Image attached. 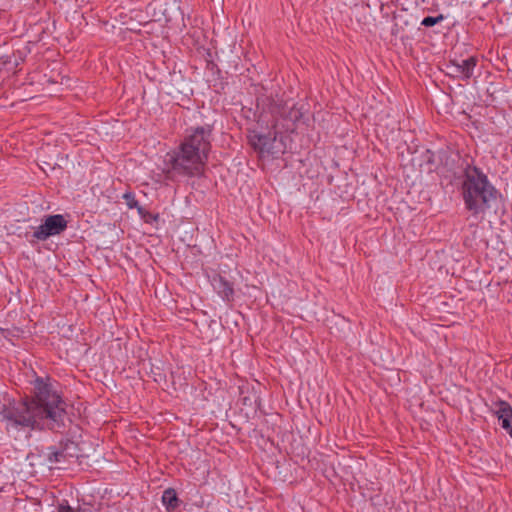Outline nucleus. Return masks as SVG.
<instances>
[{"label":"nucleus","instance_id":"obj_1","mask_svg":"<svg viewBox=\"0 0 512 512\" xmlns=\"http://www.w3.org/2000/svg\"><path fill=\"white\" fill-rule=\"evenodd\" d=\"M65 413V403L53 385L42 378L35 380L34 397L9 402L0 409L7 432L14 434L21 429L42 428L45 425L59 426Z\"/></svg>","mask_w":512,"mask_h":512},{"label":"nucleus","instance_id":"obj_2","mask_svg":"<svg viewBox=\"0 0 512 512\" xmlns=\"http://www.w3.org/2000/svg\"><path fill=\"white\" fill-rule=\"evenodd\" d=\"M211 132L209 126L187 130L179 149L165 157L167 172L190 177L203 174L211 149Z\"/></svg>","mask_w":512,"mask_h":512},{"label":"nucleus","instance_id":"obj_3","mask_svg":"<svg viewBox=\"0 0 512 512\" xmlns=\"http://www.w3.org/2000/svg\"><path fill=\"white\" fill-rule=\"evenodd\" d=\"M462 197L465 208L478 218L496 202L498 191L480 169L468 166L464 171Z\"/></svg>","mask_w":512,"mask_h":512},{"label":"nucleus","instance_id":"obj_4","mask_svg":"<svg viewBox=\"0 0 512 512\" xmlns=\"http://www.w3.org/2000/svg\"><path fill=\"white\" fill-rule=\"evenodd\" d=\"M67 227V221L63 215L56 214L46 217L44 222L34 231L33 237L45 241L51 236L59 235Z\"/></svg>","mask_w":512,"mask_h":512},{"label":"nucleus","instance_id":"obj_5","mask_svg":"<svg viewBox=\"0 0 512 512\" xmlns=\"http://www.w3.org/2000/svg\"><path fill=\"white\" fill-rule=\"evenodd\" d=\"M277 134L278 132L275 131L273 135H271V133L267 135H254L251 136L250 142L252 146L261 153L277 154L282 152L281 149L275 147Z\"/></svg>","mask_w":512,"mask_h":512},{"label":"nucleus","instance_id":"obj_6","mask_svg":"<svg viewBox=\"0 0 512 512\" xmlns=\"http://www.w3.org/2000/svg\"><path fill=\"white\" fill-rule=\"evenodd\" d=\"M492 411L502 422V428L509 431L510 436L512 437V407L511 405L503 400H498L493 403Z\"/></svg>","mask_w":512,"mask_h":512},{"label":"nucleus","instance_id":"obj_7","mask_svg":"<svg viewBox=\"0 0 512 512\" xmlns=\"http://www.w3.org/2000/svg\"><path fill=\"white\" fill-rule=\"evenodd\" d=\"M213 288L225 300H230L234 290L231 283L222 276H215L212 280Z\"/></svg>","mask_w":512,"mask_h":512},{"label":"nucleus","instance_id":"obj_8","mask_svg":"<svg viewBox=\"0 0 512 512\" xmlns=\"http://www.w3.org/2000/svg\"><path fill=\"white\" fill-rule=\"evenodd\" d=\"M477 60L474 57H469L462 60L461 63H453L451 68L454 73L462 75L464 78L469 79L473 75L474 68Z\"/></svg>","mask_w":512,"mask_h":512},{"label":"nucleus","instance_id":"obj_9","mask_svg":"<svg viewBox=\"0 0 512 512\" xmlns=\"http://www.w3.org/2000/svg\"><path fill=\"white\" fill-rule=\"evenodd\" d=\"M162 503L168 510H173L178 505V498L176 491L168 488L163 492Z\"/></svg>","mask_w":512,"mask_h":512},{"label":"nucleus","instance_id":"obj_10","mask_svg":"<svg viewBox=\"0 0 512 512\" xmlns=\"http://www.w3.org/2000/svg\"><path fill=\"white\" fill-rule=\"evenodd\" d=\"M123 199L125 200L126 205L130 209L136 208L138 210V207H140L138 201L135 199V195L131 192L124 193Z\"/></svg>","mask_w":512,"mask_h":512},{"label":"nucleus","instance_id":"obj_11","mask_svg":"<svg viewBox=\"0 0 512 512\" xmlns=\"http://www.w3.org/2000/svg\"><path fill=\"white\" fill-rule=\"evenodd\" d=\"M138 214L140 215V217L145 221V222H152V221H156L158 219V215H154L150 212H148L147 210H145L143 207H138Z\"/></svg>","mask_w":512,"mask_h":512},{"label":"nucleus","instance_id":"obj_12","mask_svg":"<svg viewBox=\"0 0 512 512\" xmlns=\"http://www.w3.org/2000/svg\"><path fill=\"white\" fill-rule=\"evenodd\" d=\"M443 19L444 17L442 15L437 17L427 16L422 20L421 24L425 27H432L441 22Z\"/></svg>","mask_w":512,"mask_h":512},{"label":"nucleus","instance_id":"obj_13","mask_svg":"<svg viewBox=\"0 0 512 512\" xmlns=\"http://www.w3.org/2000/svg\"><path fill=\"white\" fill-rule=\"evenodd\" d=\"M58 512H75V511L68 505L60 504L58 507ZM76 512H80V511H76Z\"/></svg>","mask_w":512,"mask_h":512},{"label":"nucleus","instance_id":"obj_14","mask_svg":"<svg viewBox=\"0 0 512 512\" xmlns=\"http://www.w3.org/2000/svg\"><path fill=\"white\" fill-rule=\"evenodd\" d=\"M63 454L61 452H55L49 456V460L58 462L60 460V457H62Z\"/></svg>","mask_w":512,"mask_h":512}]
</instances>
